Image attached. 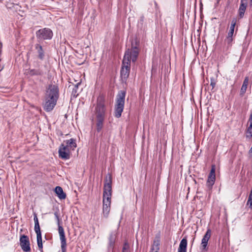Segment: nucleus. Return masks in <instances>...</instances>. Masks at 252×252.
I'll list each match as a JSON object with an SVG mask.
<instances>
[{
    "mask_svg": "<svg viewBox=\"0 0 252 252\" xmlns=\"http://www.w3.org/2000/svg\"><path fill=\"white\" fill-rule=\"evenodd\" d=\"M59 88L57 84H53L51 82L46 87L43 104L44 110L51 112L57 104L59 97Z\"/></svg>",
    "mask_w": 252,
    "mask_h": 252,
    "instance_id": "f257e3e1",
    "label": "nucleus"
},
{
    "mask_svg": "<svg viewBox=\"0 0 252 252\" xmlns=\"http://www.w3.org/2000/svg\"><path fill=\"white\" fill-rule=\"evenodd\" d=\"M94 115L95 118L96 129L99 132L103 127L104 121L107 115V108L103 97L99 96L97 98Z\"/></svg>",
    "mask_w": 252,
    "mask_h": 252,
    "instance_id": "f03ea898",
    "label": "nucleus"
},
{
    "mask_svg": "<svg viewBox=\"0 0 252 252\" xmlns=\"http://www.w3.org/2000/svg\"><path fill=\"white\" fill-rule=\"evenodd\" d=\"M126 93L125 91L121 90L118 92L116 96V103L115 106L114 116L119 118L122 115V113L124 108Z\"/></svg>",
    "mask_w": 252,
    "mask_h": 252,
    "instance_id": "7ed1b4c3",
    "label": "nucleus"
},
{
    "mask_svg": "<svg viewBox=\"0 0 252 252\" xmlns=\"http://www.w3.org/2000/svg\"><path fill=\"white\" fill-rule=\"evenodd\" d=\"M138 44L137 40L131 42V49H128L125 52L123 60L126 59V61L130 63V61L135 62L139 54V49L138 48Z\"/></svg>",
    "mask_w": 252,
    "mask_h": 252,
    "instance_id": "20e7f679",
    "label": "nucleus"
},
{
    "mask_svg": "<svg viewBox=\"0 0 252 252\" xmlns=\"http://www.w3.org/2000/svg\"><path fill=\"white\" fill-rule=\"evenodd\" d=\"M112 196V181L111 178L109 181L106 180L104 185L103 193V204L106 203L111 205Z\"/></svg>",
    "mask_w": 252,
    "mask_h": 252,
    "instance_id": "39448f33",
    "label": "nucleus"
},
{
    "mask_svg": "<svg viewBox=\"0 0 252 252\" xmlns=\"http://www.w3.org/2000/svg\"><path fill=\"white\" fill-rule=\"evenodd\" d=\"M36 36L39 40L51 39L53 32L50 29L45 28L38 30L36 32Z\"/></svg>",
    "mask_w": 252,
    "mask_h": 252,
    "instance_id": "423d86ee",
    "label": "nucleus"
},
{
    "mask_svg": "<svg viewBox=\"0 0 252 252\" xmlns=\"http://www.w3.org/2000/svg\"><path fill=\"white\" fill-rule=\"evenodd\" d=\"M125 60H123L122 66L121 70V76L124 80H126L129 75L130 63Z\"/></svg>",
    "mask_w": 252,
    "mask_h": 252,
    "instance_id": "0eeeda50",
    "label": "nucleus"
},
{
    "mask_svg": "<svg viewBox=\"0 0 252 252\" xmlns=\"http://www.w3.org/2000/svg\"><path fill=\"white\" fill-rule=\"evenodd\" d=\"M59 156L62 159L66 160L70 158V152L64 143H62L59 149Z\"/></svg>",
    "mask_w": 252,
    "mask_h": 252,
    "instance_id": "6e6552de",
    "label": "nucleus"
},
{
    "mask_svg": "<svg viewBox=\"0 0 252 252\" xmlns=\"http://www.w3.org/2000/svg\"><path fill=\"white\" fill-rule=\"evenodd\" d=\"M37 68H29L26 70V74L30 76H42L46 74L42 67H40L39 63H37Z\"/></svg>",
    "mask_w": 252,
    "mask_h": 252,
    "instance_id": "1a4fd4ad",
    "label": "nucleus"
},
{
    "mask_svg": "<svg viewBox=\"0 0 252 252\" xmlns=\"http://www.w3.org/2000/svg\"><path fill=\"white\" fill-rule=\"evenodd\" d=\"M20 244L22 250L25 252L31 251L30 243L28 236L22 235L20 238Z\"/></svg>",
    "mask_w": 252,
    "mask_h": 252,
    "instance_id": "9d476101",
    "label": "nucleus"
},
{
    "mask_svg": "<svg viewBox=\"0 0 252 252\" xmlns=\"http://www.w3.org/2000/svg\"><path fill=\"white\" fill-rule=\"evenodd\" d=\"M215 170H216L215 165H212L211 166V169L210 172L208 177L207 181V183H206V185L209 189H212V187L214 185L215 182V180H216Z\"/></svg>",
    "mask_w": 252,
    "mask_h": 252,
    "instance_id": "9b49d317",
    "label": "nucleus"
},
{
    "mask_svg": "<svg viewBox=\"0 0 252 252\" xmlns=\"http://www.w3.org/2000/svg\"><path fill=\"white\" fill-rule=\"evenodd\" d=\"M54 215L56 219L58 220V231L60 235V239L61 240V243H66V238L65 236L63 226L60 224V218L58 212H56L54 213Z\"/></svg>",
    "mask_w": 252,
    "mask_h": 252,
    "instance_id": "f8f14e48",
    "label": "nucleus"
},
{
    "mask_svg": "<svg viewBox=\"0 0 252 252\" xmlns=\"http://www.w3.org/2000/svg\"><path fill=\"white\" fill-rule=\"evenodd\" d=\"M211 235V230L210 229H208L205 235H204L201 243V249L204 251H207V244L210 238Z\"/></svg>",
    "mask_w": 252,
    "mask_h": 252,
    "instance_id": "ddd939ff",
    "label": "nucleus"
},
{
    "mask_svg": "<svg viewBox=\"0 0 252 252\" xmlns=\"http://www.w3.org/2000/svg\"><path fill=\"white\" fill-rule=\"evenodd\" d=\"M160 233L156 234L155 239L153 242V246L151 248V251H154L155 249L156 251L158 252L159 250V245H160Z\"/></svg>",
    "mask_w": 252,
    "mask_h": 252,
    "instance_id": "4468645a",
    "label": "nucleus"
},
{
    "mask_svg": "<svg viewBox=\"0 0 252 252\" xmlns=\"http://www.w3.org/2000/svg\"><path fill=\"white\" fill-rule=\"evenodd\" d=\"M247 5V0H241V4L238 10L239 16L240 18L244 16Z\"/></svg>",
    "mask_w": 252,
    "mask_h": 252,
    "instance_id": "2eb2a0df",
    "label": "nucleus"
},
{
    "mask_svg": "<svg viewBox=\"0 0 252 252\" xmlns=\"http://www.w3.org/2000/svg\"><path fill=\"white\" fill-rule=\"evenodd\" d=\"M63 143H64L65 144V146H66V147H67L70 150H74L77 146L76 140L73 138H71L69 140L64 141Z\"/></svg>",
    "mask_w": 252,
    "mask_h": 252,
    "instance_id": "dca6fc26",
    "label": "nucleus"
},
{
    "mask_svg": "<svg viewBox=\"0 0 252 252\" xmlns=\"http://www.w3.org/2000/svg\"><path fill=\"white\" fill-rule=\"evenodd\" d=\"M35 48L38 53V58L41 60H43L45 57V54L44 51L42 46L39 44H36L35 45Z\"/></svg>",
    "mask_w": 252,
    "mask_h": 252,
    "instance_id": "f3484780",
    "label": "nucleus"
},
{
    "mask_svg": "<svg viewBox=\"0 0 252 252\" xmlns=\"http://www.w3.org/2000/svg\"><path fill=\"white\" fill-rule=\"evenodd\" d=\"M187 238L185 237L180 242L178 252H187Z\"/></svg>",
    "mask_w": 252,
    "mask_h": 252,
    "instance_id": "a211bd4d",
    "label": "nucleus"
},
{
    "mask_svg": "<svg viewBox=\"0 0 252 252\" xmlns=\"http://www.w3.org/2000/svg\"><path fill=\"white\" fill-rule=\"evenodd\" d=\"M55 192L60 199H64L66 198V194L61 187H56L55 189Z\"/></svg>",
    "mask_w": 252,
    "mask_h": 252,
    "instance_id": "6ab92c4d",
    "label": "nucleus"
},
{
    "mask_svg": "<svg viewBox=\"0 0 252 252\" xmlns=\"http://www.w3.org/2000/svg\"><path fill=\"white\" fill-rule=\"evenodd\" d=\"M249 80V77L247 76L245 78L242 86L241 88L240 93V95L243 96L246 93L248 85Z\"/></svg>",
    "mask_w": 252,
    "mask_h": 252,
    "instance_id": "aec40b11",
    "label": "nucleus"
},
{
    "mask_svg": "<svg viewBox=\"0 0 252 252\" xmlns=\"http://www.w3.org/2000/svg\"><path fill=\"white\" fill-rule=\"evenodd\" d=\"M111 205L104 203L103 204V215L105 218L108 216L110 210Z\"/></svg>",
    "mask_w": 252,
    "mask_h": 252,
    "instance_id": "412c9836",
    "label": "nucleus"
},
{
    "mask_svg": "<svg viewBox=\"0 0 252 252\" xmlns=\"http://www.w3.org/2000/svg\"><path fill=\"white\" fill-rule=\"evenodd\" d=\"M34 229L36 234V237L42 236L41 232L40 231V228L39 223L34 224Z\"/></svg>",
    "mask_w": 252,
    "mask_h": 252,
    "instance_id": "4be33fe9",
    "label": "nucleus"
},
{
    "mask_svg": "<svg viewBox=\"0 0 252 252\" xmlns=\"http://www.w3.org/2000/svg\"><path fill=\"white\" fill-rule=\"evenodd\" d=\"M237 20L236 18H234L231 22V25L229 28V32H232V33H234V28L236 24Z\"/></svg>",
    "mask_w": 252,
    "mask_h": 252,
    "instance_id": "5701e85b",
    "label": "nucleus"
},
{
    "mask_svg": "<svg viewBox=\"0 0 252 252\" xmlns=\"http://www.w3.org/2000/svg\"><path fill=\"white\" fill-rule=\"evenodd\" d=\"M80 85V83H77L76 85H75L74 87V88L72 89L71 95L73 96L74 97H76L77 95H78V94L77 93V90L78 89V86Z\"/></svg>",
    "mask_w": 252,
    "mask_h": 252,
    "instance_id": "b1692460",
    "label": "nucleus"
},
{
    "mask_svg": "<svg viewBox=\"0 0 252 252\" xmlns=\"http://www.w3.org/2000/svg\"><path fill=\"white\" fill-rule=\"evenodd\" d=\"M246 137L249 138L252 137V126L250 125L247 128Z\"/></svg>",
    "mask_w": 252,
    "mask_h": 252,
    "instance_id": "393cba45",
    "label": "nucleus"
},
{
    "mask_svg": "<svg viewBox=\"0 0 252 252\" xmlns=\"http://www.w3.org/2000/svg\"><path fill=\"white\" fill-rule=\"evenodd\" d=\"M37 243L38 245V247L39 250H42L43 249V244L42 241V236L37 237Z\"/></svg>",
    "mask_w": 252,
    "mask_h": 252,
    "instance_id": "a878e982",
    "label": "nucleus"
},
{
    "mask_svg": "<svg viewBox=\"0 0 252 252\" xmlns=\"http://www.w3.org/2000/svg\"><path fill=\"white\" fill-rule=\"evenodd\" d=\"M233 40V37H226L224 40V42L227 44V46L229 47L232 45Z\"/></svg>",
    "mask_w": 252,
    "mask_h": 252,
    "instance_id": "bb28decb",
    "label": "nucleus"
},
{
    "mask_svg": "<svg viewBox=\"0 0 252 252\" xmlns=\"http://www.w3.org/2000/svg\"><path fill=\"white\" fill-rule=\"evenodd\" d=\"M129 250V245L127 241H125L122 249V252H126Z\"/></svg>",
    "mask_w": 252,
    "mask_h": 252,
    "instance_id": "cd10ccee",
    "label": "nucleus"
},
{
    "mask_svg": "<svg viewBox=\"0 0 252 252\" xmlns=\"http://www.w3.org/2000/svg\"><path fill=\"white\" fill-rule=\"evenodd\" d=\"M247 204L249 205V207L250 208H252V189L251 190L250 194L249 195L248 200L247 202Z\"/></svg>",
    "mask_w": 252,
    "mask_h": 252,
    "instance_id": "c85d7f7f",
    "label": "nucleus"
},
{
    "mask_svg": "<svg viewBox=\"0 0 252 252\" xmlns=\"http://www.w3.org/2000/svg\"><path fill=\"white\" fill-rule=\"evenodd\" d=\"M216 84V80L214 77L211 78L210 85L212 87V89L214 88Z\"/></svg>",
    "mask_w": 252,
    "mask_h": 252,
    "instance_id": "c756f323",
    "label": "nucleus"
},
{
    "mask_svg": "<svg viewBox=\"0 0 252 252\" xmlns=\"http://www.w3.org/2000/svg\"><path fill=\"white\" fill-rule=\"evenodd\" d=\"M62 252H66V243H61Z\"/></svg>",
    "mask_w": 252,
    "mask_h": 252,
    "instance_id": "7c9ffc66",
    "label": "nucleus"
},
{
    "mask_svg": "<svg viewBox=\"0 0 252 252\" xmlns=\"http://www.w3.org/2000/svg\"><path fill=\"white\" fill-rule=\"evenodd\" d=\"M33 220L34 221V224H39V221L37 217V215L35 213L34 214Z\"/></svg>",
    "mask_w": 252,
    "mask_h": 252,
    "instance_id": "2f4dec72",
    "label": "nucleus"
},
{
    "mask_svg": "<svg viewBox=\"0 0 252 252\" xmlns=\"http://www.w3.org/2000/svg\"><path fill=\"white\" fill-rule=\"evenodd\" d=\"M110 243L111 245H112L114 243V239L113 236L111 235L109 237Z\"/></svg>",
    "mask_w": 252,
    "mask_h": 252,
    "instance_id": "473e14b6",
    "label": "nucleus"
},
{
    "mask_svg": "<svg viewBox=\"0 0 252 252\" xmlns=\"http://www.w3.org/2000/svg\"><path fill=\"white\" fill-rule=\"evenodd\" d=\"M248 122L250 123V125L252 126V112H251Z\"/></svg>",
    "mask_w": 252,
    "mask_h": 252,
    "instance_id": "72a5a7b5",
    "label": "nucleus"
},
{
    "mask_svg": "<svg viewBox=\"0 0 252 252\" xmlns=\"http://www.w3.org/2000/svg\"><path fill=\"white\" fill-rule=\"evenodd\" d=\"M234 33H232V32H228L227 36L226 37H233Z\"/></svg>",
    "mask_w": 252,
    "mask_h": 252,
    "instance_id": "f704fd0d",
    "label": "nucleus"
},
{
    "mask_svg": "<svg viewBox=\"0 0 252 252\" xmlns=\"http://www.w3.org/2000/svg\"><path fill=\"white\" fill-rule=\"evenodd\" d=\"M140 20L141 22H143L144 20V15H142L140 17Z\"/></svg>",
    "mask_w": 252,
    "mask_h": 252,
    "instance_id": "c9c22d12",
    "label": "nucleus"
},
{
    "mask_svg": "<svg viewBox=\"0 0 252 252\" xmlns=\"http://www.w3.org/2000/svg\"><path fill=\"white\" fill-rule=\"evenodd\" d=\"M250 5L251 6H252V0H250Z\"/></svg>",
    "mask_w": 252,
    "mask_h": 252,
    "instance_id": "e433bc0d",
    "label": "nucleus"
},
{
    "mask_svg": "<svg viewBox=\"0 0 252 252\" xmlns=\"http://www.w3.org/2000/svg\"><path fill=\"white\" fill-rule=\"evenodd\" d=\"M40 252H43V249L42 250H39Z\"/></svg>",
    "mask_w": 252,
    "mask_h": 252,
    "instance_id": "4c0bfd02",
    "label": "nucleus"
},
{
    "mask_svg": "<svg viewBox=\"0 0 252 252\" xmlns=\"http://www.w3.org/2000/svg\"><path fill=\"white\" fill-rule=\"evenodd\" d=\"M152 252H158L155 251V252L152 251Z\"/></svg>",
    "mask_w": 252,
    "mask_h": 252,
    "instance_id": "58836bf2",
    "label": "nucleus"
},
{
    "mask_svg": "<svg viewBox=\"0 0 252 252\" xmlns=\"http://www.w3.org/2000/svg\"><path fill=\"white\" fill-rule=\"evenodd\" d=\"M220 0H218L217 3H219Z\"/></svg>",
    "mask_w": 252,
    "mask_h": 252,
    "instance_id": "ea45409f",
    "label": "nucleus"
}]
</instances>
